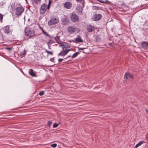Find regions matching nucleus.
<instances>
[{"label":"nucleus","mask_w":148,"mask_h":148,"mask_svg":"<svg viewBox=\"0 0 148 148\" xmlns=\"http://www.w3.org/2000/svg\"><path fill=\"white\" fill-rule=\"evenodd\" d=\"M58 126V124H57L56 123H55L53 124V127L55 128V127H57Z\"/></svg>","instance_id":"obj_30"},{"label":"nucleus","mask_w":148,"mask_h":148,"mask_svg":"<svg viewBox=\"0 0 148 148\" xmlns=\"http://www.w3.org/2000/svg\"><path fill=\"white\" fill-rule=\"evenodd\" d=\"M109 45L111 46V47H113V44L112 43H109Z\"/></svg>","instance_id":"obj_38"},{"label":"nucleus","mask_w":148,"mask_h":148,"mask_svg":"<svg viewBox=\"0 0 148 148\" xmlns=\"http://www.w3.org/2000/svg\"><path fill=\"white\" fill-rule=\"evenodd\" d=\"M134 78L132 74H131L129 72H127L125 74L124 79H132Z\"/></svg>","instance_id":"obj_9"},{"label":"nucleus","mask_w":148,"mask_h":148,"mask_svg":"<svg viewBox=\"0 0 148 148\" xmlns=\"http://www.w3.org/2000/svg\"><path fill=\"white\" fill-rule=\"evenodd\" d=\"M11 6H12V9H13L14 7H13V5H12Z\"/></svg>","instance_id":"obj_43"},{"label":"nucleus","mask_w":148,"mask_h":148,"mask_svg":"<svg viewBox=\"0 0 148 148\" xmlns=\"http://www.w3.org/2000/svg\"><path fill=\"white\" fill-rule=\"evenodd\" d=\"M3 17V15L1 14H0V19L1 22H2Z\"/></svg>","instance_id":"obj_29"},{"label":"nucleus","mask_w":148,"mask_h":148,"mask_svg":"<svg viewBox=\"0 0 148 148\" xmlns=\"http://www.w3.org/2000/svg\"><path fill=\"white\" fill-rule=\"evenodd\" d=\"M15 14L16 15L18 16L21 15L24 12V8L21 6L20 7H18L15 8Z\"/></svg>","instance_id":"obj_2"},{"label":"nucleus","mask_w":148,"mask_h":148,"mask_svg":"<svg viewBox=\"0 0 148 148\" xmlns=\"http://www.w3.org/2000/svg\"><path fill=\"white\" fill-rule=\"evenodd\" d=\"M141 45L143 48L145 49H148V42L143 41L141 43Z\"/></svg>","instance_id":"obj_12"},{"label":"nucleus","mask_w":148,"mask_h":148,"mask_svg":"<svg viewBox=\"0 0 148 148\" xmlns=\"http://www.w3.org/2000/svg\"><path fill=\"white\" fill-rule=\"evenodd\" d=\"M76 29L73 27L69 26L68 28L67 31L69 33L73 34L75 32Z\"/></svg>","instance_id":"obj_10"},{"label":"nucleus","mask_w":148,"mask_h":148,"mask_svg":"<svg viewBox=\"0 0 148 148\" xmlns=\"http://www.w3.org/2000/svg\"><path fill=\"white\" fill-rule=\"evenodd\" d=\"M39 27L40 28V29L43 32V31H44V30H43L42 27H41V26H39Z\"/></svg>","instance_id":"obj_36"},{"label":"nucleus","mask_w":148,"mask_h":148,"mask_svg":"<svg viewBox=\"0 0 148 148\" xmlns=\"http://www.w3.org/2000/svg\"><path fill=\"white\" fill-rule=\"evenodd\" d=\"M82 52L83 53H85L84 51H82Z\"/></svg>","instance_id":"obj_44"},{"label":"nucleus","mask_w":148,"mask_h":148,"mask_svg":"<svg viewBox=\"0 0 148 148\" xmlns=\"http://www.w3.org/2000/svg\"><path fill=\"white\" fill-rule=\"evenodd\" d=\"M71 57V56H68L66 58L64 59H67V58H68L69 57Z\"/></svg>","instance_id":"obj_41"},{"label":"nucleus","mask_w":148,"mask_h":148,"mask_svg":"<svg viewBox=\"0 0 148 148\" xmlns=\"http://www.w3.org/2000/svg\"><path fill=\"white\" fill-rule=\"evenodd\" d=\"M145 142L144 141H141L139 142L138 144H137L134 147L135 148H137L139 146H140L141 144L144 143Z\"/></svg>","instance_id":"obj_20"},{"label":"nucleus","mask_w":148,"mask_h":148,"mask_svg":"<svg viewBox=\"0 0 148 148\" xmlns=\"http://www.w3.org/2000/svg\"><path fill=\"white\" fill-rule=\"evenodd\" d=\"M44 94V92L43 91H41L39 92V95L40 96H42Z\"/></svg>","instance_id":"obj_26"},{"label":"nucleus","mask_w":148,"mask_h":148,"mask_svg":"<svg viewBox=\"0 0 148 148\" xmlns=\"http://www.w3.org/2000/svg\"><path fill=\"white\" fill-rule=\"evenodd\" d=\"M63 60V59H62V58L59 59L58 60V62H61Z\"/></svg>","instance_id":"obj_35"},{"label":"nucleus","mask_w":148,"mask_h":148,"mask_svg":"<svg viewBox=\"0 0 148 148\" xmlns=\"http://www.w3.org/2000/svg\"><path fill=\"white\" fill-rule=\"evenodd\" d=\"M52 1H50V0H49V4H51L52 3Z\"/></svg>","instance_id":"obj_40"},{"label":"nucleus","mask_w":148,"mask_h":148,"mask_svg":"<svg viewBox=\"0 0 148 148\" xmlns=\"http://www.w3.org/2000/svg\"><path fill=\"white\" fill-rule=\"evenodd\" d=\"M72 6V3L69 1H67L66 2L64 5V6L66 8L69 9L71 8Z\"/></svg>","instance_id":"obj_14"},{"label":"nucleus","mask_w":148,"mask_h":148,"mask_svg":"<svg viewBox=\"0 0 148 148\" xmlns=\"http://www.w3.org/2000/svg\"><path fill=\"white\" fill-rule=\"evenodd\" d=\"M54 40L55 41H56L57 43L59 44V46L62 42L61 41L60 38V37L59 36H56L54 38Z\"/></svg>","instance_id":"obj_16"},{"label":"nucleus","mask_w":148,"mask_h":148,"mask_svg":"<svg viewBox=\"0 0 148 148\" xmlns=\"http://www.w3.org/2000/svg\"><path fill=\"white\" fill-rule=\"evenodd\" d=\"M145 111H146L147 113H148V110L147 109H146L145 110Z\"/></svg>","instance_id":"obj_42"},{"label":"nucleus","mask_w":148,"mask_h":148,"mask_svg":"<svg viewBox=\"0 0 148 148\" xmlns=\"http://www.w3.org/2000/svg\"><path fill=\"white\" fill-rule=\"evenodd\" d=\"M59 46L60 47H62V51H64L65 49L70 48L71 46L70 45L65 42H62Z\"/></svg>","instance_id":"obj_3"},{"label":"nucleus","mask_w":148,"mask_h":148,"mask_svg":"<svg viewBox=\"0 0 148 148\" xmlns=\"http://www.w3.org/2000/svg\"><path fill=\"white\" fill-rule=\"evenodd\" d=\"M57 145L56 143H54L51 145V147H53V148L56 147H57Z\"/></svg>","instance_id":"obj_25"},{"label":"nucleus","mask_w":148,"mask_h":148,"mask_svg":"<svg viewBox=\"0 0 148 148\" xmlns=\"http://www.w3.org/2000/svg\"><path fill=\"white\" fill-rule=\"evenodd\" d=\"M94 27L91 25H89L87 26V30L88 32H92L95 30Z\"/></svg>","instance_id":"obj_15"},{"label":"nucleus","mask_w":148,"mask_h":148,"mask_svg":"<svg viewBox=\"0 0 148 148\" xmlns=\"http://www.w3.org/2000/svg\"><path fill=\"white\" fill-rule=\"evenodd\" d=\"M79 54V52H76L74 53L72 56L71 58H72L76 57Z\"/></svg>","instance_id":"obj_21"},{"label":"nucleus","mask_w":148,"mask_h":148,"mask_svg":"<svg viewBox=\"0 0 148 148\" xmlns=\"http://www.w3.org/2000/svg\"><path fill=\"white\" fill-rule=\"evenodd\" d=\"M72 41L73 42H75L76 43L83 42L82 40L81 39L79 36H78L77 38H75V40H72Z\"/></svg>","instance_id":"obj_13"},{"label":"nucleus","mask_w":148,"mask_h":148,"mask_svg":"<svg viewBox=\"0 0 148 148\" xmlns=\"http://www.w3.org/2000/svg\"><path fill=\"white\" fill-rule=\"evenodd\" d=\"M26 51L25 50H24L22 51L20 53V56L21 58L24 57L26 55Z\"/></svg>","instance_id":"obj_18"},{"label":"nucleus","mask_w":148,"mask_h":148,"mask_svg":"<svg viewBox=\"0 0 148 148\" xmlns=\"http://www.w3.org/2000/svg\"><path fill=\"white\" fill-rule=\"evenodd\" d=\"M72 40H69V42H71V41H72Z\"/></svg>","instance_id":"obj_45"},{"label":"nucleus","mask_w":148,"mask_h":148,"mask_svg":"<svg viewBox=\"0 0 148 148\" xmlns=\"http://www.w3.org/2000/svg\"><path fill=\"white\" fill-rule=\"evenodd\" d=\"M102 16L101 14H95L94 15V20L95 21H97L101 19Z\"/></svg>","instance_id":"obj_11"},{"label":"nucleus","mask_w":148,"mask_h":148,"mask_svg":"<svg viewBox=\"0 0 148 148\" xmlns=\"http://www.w3.org/2000/svg\"><path fill=\"white\" fill-rule=\"evenodd\" d=\"M71 50L70 49H65L64 51H62L60 52L58 54V56H64L66 55L68 52Z\"/></svg>","instance_id":"obj_8"},{"label":"nucleus","mask_w":148,"mask_h":148,"mask_svg":"<svg viewBox=\"0 0 148 148\" xmlns=\"http://www.w3.org/2000/svg\"><path fill=\"white\" fill-rule=\"evenodd\" d=\"M25 35L29 38L35 37V31L31 28L26 27L24 30Z\"/></svg>","instance_id":"obj_1"},{"label":"nucleus","mask_w":148,"mask_h":148,"mask_svg":"<svg viewBox=\"0 0 148 148\" xmlns=\"http://www.w3.org/2000/svg\"><path fill=\"white\" fill-rule=\"evenodd\" d=\"M85 49V48H80V47H78V49L79 50H83L84 49Z\"/></svg>","instance_id":"obj_34"},{"label":"nucleus","mask_w":148,"mask_h":148,"mask_svg":"<svg viewBox=\"0 0 148 148\" xmlns=\"http://www.w3.org/2000/svg\"><path fill=\"white\" fill-rule=\"evenodd\" d=\"M45 51L47 53L50 54L51 55H53V53L52 52L49 51L47 49H46Z\"/></svg>","instance_id":"obj_28"},{"label":"nucleus","mask_w":148,"mask_h":148,"mask_svg":"<svg viewBox=\"0 0 148 148\" xmlns=\"http://www.w3.org/2000/svg\"><path fill=\"white\" fill-rule=\"evenodd\" d=\"M54 42V41H53V40L50 39V40H49V42L47 43L48 48L49 49H50V47L51 46L50 45L51 44H52V43H53Z\"/></svg>","instance_id":"obj_19"},{"label":"nucleus","mask_w":148,"mask_h":148,"mask_svg":"<svg viewBox=\"0 0 148 148\" xmlns=\"http://www.w3.org/2000/svg\"><path fill=\"white\" fill-rule=\"evenodd\" d=\"M93 8L95 10H98L99 9V7H98L95 6H93Z\"/></svg>","instance_id":"obj_31"},{"label":"nucleus","mask_w":148,"mask_h":148,"mask_svg":"<svg viewBox=\"0 0 148 148\" xmlns=\"http://www.w3.org/2000/svg\"><path fill=\"white\" fill-rule=\"evenodd\" d=\"M54 59L53 58H51L50 59V60L52 62H54Z\"/></svg>","instance_id":"obj_37"},{"label":"nucleus","mask_w":148,"mask_h":148,"mask_svg":"<svg viewBox=\"0 0 148 148\" xmlns=\"http://www.w3.org/2000/svg\"><path fill=\"white\" fill-rule=\"evenodd\" d=\"M43 33L45 34V36L48 37H50V36L45 31L42 32Z\"/></svg>","instance_id":"obj_24"},{"label":"nucleus","mask_w":148,"mask_h":148,"mask_svg":"<svg viewBox=\"0 0 148 148\" xmlns=\"http://www.w3.org/2000/svg\"><path fill=\"white\" fill-rule=\"evenodd\" d=\"M51 4L48 3V5H47V8L48 9V10H49Z\"/></svg>","instance_id":"obj_32"},{"label":"nucleus","mask_w":148,"mask_h":148,"mask_svg":"<svg viewBox=\"0 0 148 148\" xmlns=\"http://www.w3.org/2000/svg\"><path fill=\"white\" fill-rule=\"evenodd\" d=\"M33 2L36 3H37L40 2V0H33Z\"/></svg>","instance_id":"obj_27"},{"label":"nucleus","mask_w":148,"mask_h":148,"mask_svg":"<svg viewBox=\"0 0 148 148\" xmlns=\"http://www.w3.org/2000/svg\"><path fill=\"white\" fill-rule=\"evenodd\" d=\"M4 32L5 34H8L12 33V30L10 25H7L4 27L3 29Z\"/></svg>","instance_id":"obj_7"},{"label":"nucleus","mask_w":148,"mask_h":148,"mask_svg":"<svg viewBox=\"0 0 148 148\" xmlns=\"http://www.w3.org/2000/svg\"><path fill=\"white\" fill-rule=\"evenodd\" d=\"M59 22L58 19H57L55 18L51 19L48 22L49 25H53L57 24Z\"/></svg>","instance_id":"obj_6"},{"label":"nucleus","mask_w":148,"mask_h":148,"mask_svg":"<svg viewBox=\"0 0 148 148\" xmlns=\"http://www.w3.org/2000/svg\"><path fill=\"white\" fill-rule=\"evenodd\" d=\"M6 49L9 50H10L12 49V48L10 47H7L6 48Z\"/></svg>","instance_id":"obj_39"},{"label":"nucleus","mask_w":148,"mask_h":148,"mask_svg":"<svg viewBox=\"0 0 148 148\" xmlns=\"http://www.w3.org/2000/svg\"><path fill=\"white\" fill-rule=\"evenodd\" d=\"M52 122L51 121H49L48 122V125L49 126L52 124Z\"/></svg>","instance_id":"obj_33"},{"label":"nucleus","mask_w":148,"mask_h":148,"mask_svg":"<svg viewBox=\"0 0 148 148\" xmlns=\"http://www.w3.org/2000/svg\"><path fill=\"white\" fill-rule=\"evenodd\" d=\"M29 74L33 77H36V74L34 72V71L32 69H30L29 71Z\"/></svg>","instance_id":"obj_17"},{"label":"nucleus","mask_w":148,"mask_h":148,"mask_svg":"<svg viewBox=\"0 0 148 148\" xmlns=\"http://www.w3.org/2000/svg\"><path fill=\"white\" fill-rule=\"evenodd\" d=\"M95 39L98 42V41H100V40L101 39V38H100L99 36L97 35L95 36Z\"/></svg>","instance_id":"obj_22"},{"label":"nucleus","mask_w":148,"mask_h":148,"mask_svg":"<svg viewBox=\"0 0 148 148\" xmlns=\"http://www.w3.org/2000/svg\"><path fill=\"white\" fill-rule=\"evenodd\" d=\"M98 1H99V2L102 3H106L107 2H108V0H106L105 2H104L103 1L101 0H97Z\"/></svg>","instance_id":"obj_23"},{"label":"nucleus","mask_w":148,"mask_h":148,"mask_svg":"<svg viewBox=\"0 0 148 148\" xmlns=\"http://www.w3.org/2000/svg\"><path fill=\"white\" fill-rule=\"evenodd\" d=\"M70 18L71 21L74 23L78 21L79 20V16L75 14H72Z\"/></svg>","instance_id":"obj_5"},{"label":"nucleus","mask_w":148,"mask_h":148,"mask_svg":"<svg viewBox=\"0 0 148 148\" xmlns=\"http://www.w3.org/2000/svg\"><path fill=\"white\" fill-rule=\"evenodd\" d=\"M48 10L47 8V4L44 3L42 5L40 9V13L41 14H44Z\"/></svg>","instance_id":"obj_4"}]
</instances>
